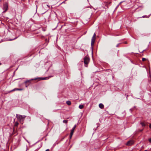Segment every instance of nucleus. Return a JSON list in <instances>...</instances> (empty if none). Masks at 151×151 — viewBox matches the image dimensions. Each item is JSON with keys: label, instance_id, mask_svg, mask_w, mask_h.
Here are the masks:
<instances>
[{"label": "nucleus", "instance_id": "nucleus-27", "mask_svg": "<svg viewBox=\"0 0 151 151\" xmlns=\"http://www.w3.org/2000/svg\"><path fill=\"white\" fill-rule=\"evenodd\" d=\"M124 43L125 44H127V42L126 41V42H124Z\"/></svg>", "mask_w": 151, "mask_h": 151}, {"label": "nucleus", "instance_id": "nucleus-16", "mask_svg": "<svg viewBox=\"0 0 151 151\" xmlns=\"http://www.w3.org/2000/svg\"><path fill=\"white\" fill-rule=\"evenodd\" d=\"M95 41H91V45L93 46V45Z\"/></svg>", "mask_w": 151, "mask_h": 151}, {"label": "nucleus", "instance_id": "nucleus-4", "mask_svg": "<svg viewBox=\"0 0 151 151\" xmlns=\"http://www.w3.org/2000/svg\"><path fill=\"white\" fill-rule=\"evenodd\" d=\"M3 9L4 10L3 12H5L8 9V5L7 3L6 2L4 4Z\"/></svg>", "mask_w": 151, "mask_h": 151}, {"label": "nucleus", "instance_id": "nucleus-12", "mask_svg": "<svg viewBox=\"0 0 151 151\" xmlns=\"http://www.w3.org/2000/svg\"><path fill=\"white\" fill-rule=\"evenodd\" d=\"M32 79H31L29 80H27V81H26L25 82V83H31V81L32 80Z\"/></svg>", "mask_w": 151, "mask_h": 151}, {"label": "nucleus", "instance_id": "nucleus-18", "mask_svg": "<svg viewBox=\"0 0 151 151\" xmlns=\"http://www.w3.org/2000/svg\"><path fill=\"white\" fill-rule=\"evenodd\" d=\"M142 17H143V18H145H145H148L149 17L148 16H147V15H145V16H142Z\"/></svg>", "mask_w": 151, "mask_h": 151}, {"label": "nucleus", "instance_id": "nucleus-28", "mask_svg": "<svg viewBox=\"0 0 151 151\" xmlns=\"http://www.w3.org/2000/svg\"><path fill=\"white\" fill-rule=\"evenodd\" d=\"M62 3H65V1H64L62 2Z\"/></svg>", "mask_w": 151, "mask_h": 151}, {"label": "nucleus", "instance_id": "nucleus-15", "mask_svg": "<svg viewBox=\"0 0 151 151\" xmlns=\"http://www.w3.org/2000/svg\"><path fill=\"white\" fill-rule=\"evenodd\" d=\"M68 120H64L63 121V122L64 123H65V124H67V122H68Z\"/></svg>", "mask_w": 151, "mask_h": 151}, {"label": "nucleus", "instance_id": "nucleus-3", "mask_svg": "<svg viewBox=\"0 0 151 151\" xmlns=\"http://www.w3.org/2000/svg\"><path fill=\"white\" fill-rule=\"evenodd\" d=\"M90 61L89 58L87 56H85L84 58V63L85 65H87Z\"/></svg>", "mask_w": 151, "mask_h": 151}, {"label": "nucleus", "instance_id": "nucleus-30", "mask_svg": "<svg viewBox=\"0 0 151 151\" xmlns=\"http://www.w3.org/2000/svg\"><path fill=\"white\" fill-rule=\"evenodd\" d=\"M127 97H128V95H127Z\"/></svg>", "mask_w": 151, "mask_h": 151}, {"label": "nucleus", "instance_id": "nucleus-23", "mask_svg": "<svg viewBox=\"0 0 151 151\" xmlns=\"http://www.w3.org/2000/svg\"><path fill=\"white\" fill-rule=\"evenodd\" d=\"M148 141L149 142L151 143V138L149 139Z\"/></svg>", "mask_w": 151, "mask_h": 151}, {"label": "nucleus", "instance_id": "nucleus-33", "mask_svg": "<svg viewBox=\"0 0 151 151\" xmlns=\"http://www.w3.org/2000/svg\"><path fill=\"white\" fill-rule=\"evenodd\" d=\"M143 50L142 51V52H143L144 51V50Z\"/></svg>", "mask_w": 151, "mask_h": 151}, {"label": "nucleus", "instance_id": "nucleus-6", "mask_svg": "<svg viewBox=\"0 0 151 151\" xmlns=\"http://www.w3.org/2000/svg\"><path fill=\"white\" fill-rule=\"evenodd\" d=\"M47 78V77H45V78H35L34 79H32V80H37V79H40L39 80V81L40 80H45V79H46Z\"/></svg>", "mask_w": 151, "mask_h": 151}, {"label": "nucleus", "instance_id": "nucleus-31", "mask_svg": "<svg viewBox=\"0 0 151 151\" xmlns=\"http://www.w3.org/2000/svg\"><path fill=\"white\" fill-rule=\"evenodd\" d=\"M1 63H0V65H1Z\"/></svg>", "mask_w": 151, "mask_h": 151}, {"label": "nucleus", "instance_id": "nucleus-19", "mask_svg": "<svg viewBox=\"0 0 151 151\" xmlns=\"http://www.w3.org/2000/svg\"><path fill=\"white\" fill-rule=\"evenodd\" d=\"M76 125H75L74 126V127H73V128H72V129H73L74 130H75V129L76 128Z\"/></svg>", "mask_w": 151, "mask_h": 151}, {"label": "nucleus", "instance_id": "nucleus-25", "mask_svg": "<svg viewBox=\"0 0 151 151\" xmlns=\"http://www.w3.org/2000/svg\"><path fill=\"white\" fill-rule=\"evenodd\" d=\"M45 151H50V150L49 149H47Z\"/></svg>", "mask_w": 151, "mask_h": 151}, {"label": "nucleus", "instance_id": "nucleus-35", "mask_svg": "<svg viewBox=\"0 0 151 151\" xmlns=\"http://www.w3.org/2000/svg\"><path fill=\"white\" fill-rule=\"evenodd\" d=\"M1 0H0V1H1Z\"/></svg>", "mask_w": 151, "mask_h": 151}, {"label": "nucleus", "instance_id": "nucleus-24", "mask_svg": "<svg viewBox=\"0 0 151 151\" xmlns=\"http://www.w3.org/2000/svg\"><path fill=\"white\" fill-rule=\"evenodd\" d=\"M14 91H17L18 88H14Z\"/></svg>", "mask_w": 151, "mask_h": 151}, {"label": "nucleus", "instance_id": "nucleus-21", "mask_svg": "<svg viewBox=\"0 0 151 151\" xmlns=\"http://www.w3.org/2000/svg\"><path fill=\"white\" fill-rule=\"evenodd\" d=\"M23 90L22 88H18L17 91H22Z\"/></svg>", "mask_w": 151, "mask_h": 151}, {"label": "nucleus", "instance_id": "nucleus-13", "mask_svg": "<svg viewBox=\"0 0 151 151\" xmlns=\"http://www.w3.org/2000/svg\"><path fill=\"white\" fill-rule=\"evenodd\" d=\"M84 107V105H79V108L80 109H83Z\"/></svg>", "mask_w": 151, "mask_h": 151}, {"label": "nucleus", "instance_id": "nucleus-7", "mask_svg": "<svg viewBox=\"0 0 151 151\" xmlns=\"http://www.w3.org/2000/svg\"><path fill=\"white\" fill-rule=\"evenodd\" d=\"M96 34L95 33H94L93 34V35L91 41H95V40L96 39Z\"/></svg>", "mask_w": 151, "mask_h": 151}, {"label": "nucleus", "instance_id": "nucleus-26", "mask_svg": "<svg viewBox=\"0 0 151 151\" xmlns=\"http://www.w3.org/2000/svg\"><path fill=\"white\" fill-rule=\"evenodd\" d=\"M149 127L150 128H151V124H150L149 125Z\"/></svg>", "mask_w": 151, "mask_h": 151}, {"label": "nucleus", "instance_id": "nucleus-29", "mask_svg": "<svg viewBox=\"0 0 151 151\" xmlns=\"http://www.w3.org/2000/svg\"><path fill=\"white\" fill-rule=\"evenodd\" d=\"M88 8H89L90 9H91V8L89 7H88Z\"/></svg>", "mask_w": 151, "mask_h": 151}, {"label": "nucleus", "instance_id": "nucleus-11", "mask_svg": "<svg viewBox=\"0 0 151 151\" xmlns=\"http://www.w3.org/2000/svg\"><path fill=\"white\" fill-rule=\"evenodd\" d=\"M140 124L142 126V127H145V126L146 125L143 122H141L140 123Z\"/></svg>", "mask_w": 151, "mask_h": 151}, {"label": "nucleus", "instance_id": "nucleus-10", "mask_svg": "<svg viewBox=\"0 0 151 151\" xmlns=\"http://www.w3.org/2000/svg\"><path fill=\"white\" fill-rule=\"evenodd\" d=\"M66 104L69 106L71 104V102L70 101H66Z\"/></svg>", "mask_w": 151, "mask_h": 151}, {"label": "nucleus", "instance_id": "nucleus-2", "mask_svg": "<svg viewBox=\"0 0 151 151\" xmlns=\"http://www.w3.org/2000/svg\"><path fill=\"white\" fill-rule=\"evenodd\" d=\"M134 3L135 5H137L138 6V8L139 7L142 8L143 7L140 0H135L134 1Z\"/></svg>", "mask_w": 151, "mask_h": 151}, {"label": "nucleus", "instance_id": "nucleus-1", "mask_svg": "<svg viewBox=\"0 0 151 151\" xmlns=\"http://www.w3.org/2000/svg\"><path fill=\"white\" fill-rule=\"evenodd\" d=\"M17 118L19 119L20 122H23L24 119L26 117L25 116H22V115H18L17 114L16 115Z\"/></svg>", "mask_w": 151, "mask_h": 151}, {"label": "nucleus", "instance_id": "nucleus-9", "mask_svg": "<svg viewBox=\"0 0 151 151\" xmlns=\"http://www.w3.org/2000/svg\"><path fill=\"white\" fill-rule=\"evenodd\" d=\"M99 107L100 108L103 109L104 108V106L101 103L99 104Z\"/></svg>", "mask_w": 151, "mask_h": 151}, {"label": "nucleus", "instance_id": "nucleus-17", "mask_svg": "<svg viewBox=\"0 0 151 151\" xmlns=\"http://www.w3.org/2000/svg\"><path fill=\"white\" fill-rule=\"evenodd\" d=\"M146 60H147V59L145 58H142V60L143 61H144Z\"/></svg>", "mask_w": 151, "mask_h": 151}, {"label": "nucleus", "instance_id": "nucleus-32", "mask_svg": "<svg viewBox=\"0 0 151 151\" xmlns=\"http://www.w3.org/2000/svg\"><path fill=\"white\" fill-rule=\"evenodd\" d=\"M118 45H117L116 46V47H118Z\"/></svg>", "mask_w": 151, "mask_h": 151}, {"label": "nucleus", "instance_id": "nucleus-20", "mask_svg": "<svg viewBox=\"0 0 151 151\" xmlns=\"http://www.w3.org/2000/svg\"><path fill=\"white\" fill-rule=\"evenodd\" d=\"M14 91V89H13V90H11V91H9L8 92V93H10L11 92H12V91Z\"/></svg>", "mask_w": 151, "mask_h": 151}, {"label": "nucleus", "instance_id": "nucleus-22", "mask_svg": "<svg viewBox=\"0 0 151 151\" xmlns=\"http://www.w3.org/2000/svg\"><path fill=\"white\" fill-rule=\"evenodd\" d=\"M143 129H144V128H143L142 129H141V130H138V132H142V131H143Z\"/></svg>", "mask_w": 151, "mask_h": 151}, {"label": "nucleus", "instance_id": "nucleus-8", "mask_svg": "<svg viewBox=\"0 0 151 151\" xmlns=\"http://www.w3.org/2000/svg\"><path fill=\"white\" fill-rule=\"evenodd\" d=\"M74 131V130L73 129H72L71 130V132H70V139H71V138L72 136V135H73V134Z\"/></svg>", "mask_w": 151, "mask_h": 151}, {"label": "nucleus", "instance_id": "nucleus-5", "mask_svg": "<svg viewBox=\"0 0 151 151\" xmlns=\"http://www.w3.org/2000/svg\"><path fill=\"white\" fill-rule=\"evenodd\" d=\"M134 143V142L133 140H131L128 141L126 143V145L127 146H131Z\"/></svg>", "mask_w": 151, "mask_h": 151}, {"label": "nucleus", "instance_id": "nucleus-14", "mask_svg": "<svg viewBox=\"0 0 151 151\" xmlns=\"http://www.w3.org/2000/svg\"><path fill=\"white\" fill-rule=\"evenodd\" d=\"M18 124L19 123L17 122H15L14 126L15 127H17L18 125Z\"/></svg>", "mask_w": 151, "mask_h": 151}, {"label": "nucleus", "instance_id": "nucleus-34", "mask_svg": "<svg viewBox=\"0 0 151 151\" xmlns=\"http://www.w3.org/2000/svg\"><path fill=\"white\" fill-rule=\"evenodd\" d=\"M26 87H27V86H26Z\"/></svg>", "mask_w": 151, "mask_h": 151}]
</instances>
